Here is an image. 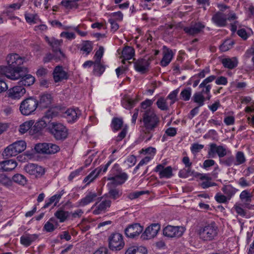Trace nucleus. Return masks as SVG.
<instances>
[{
    "mask_svg": "<svg viewBox=\"0 0 254 254\" xmlns=\"http://www.w3.org/2000/svg\"><path fill=\"white\" fill-rule=\"evenodd\" d=\"M0 72L11 80L20 79L18 84L20 85L29 86L32 85L35 80V77L28 74V71L26 67H18L16 70H11L8 67H2Z\"/></svg>",
    "mask_w": 254,
    "mask_h": 254,
    "instance_id": "obj_1",
    "label": "nucleus"
},
{
    "mask_svg": "<svg viewBox=\"0 0 254 254\" xmlns=\"http://www.w3.org/2000/svg\"><path fill=\"white\" fill-rule=\"evenodd\" d=\"M219 232V228L216 223L214 221H211L200 226L196 233L200 241L208 243L215 240L218 236Z\"/></svg>",
    "mask_w": 254,
    "mask_h": 254,
    "instance_id": "obj_2",
    "label": "nucleus"
},
{
    "mask_svg": "<svg viewBox=\"0 0 254 254\" xmlns=\"http://www.w3.org/2000/svg\"><path fill=\"white\" fill-rule=\"evenodd\" d=\"M146 133L154 130L159 123V118L153 109L149 108L143 112L142 119Z\"/></svg>",
    "mask_w": 254,
    "mask_h": 254,
    "instance_id": "obj_3",
    "label": "nucleus"
},
{
    "mask_svg": "<svg viewBox=\"0 0 254 254\" xmlns=\"http://www.w3.org/2000/svg\"><path fill=\"white\" fill-rule=\"evenodd\" d=\"M38 105L39 101L35 97H30L21 102L19 110L23 115L28 116L34 113Z\"/></svg>",
    "mask_w": 254,
    "mask_h": 254,
    "instance_id": "obj_4",
    "label": "nucleus"
},
{
    "mask_svg": "<svg viewBox=\"0 0 254 254\" xmlns=\"http://www.w3.org/2000/svg\"><path fill=\"white\" fill-rule=\"evenodd\" d=\"M26 147V142L23 140L16 141L8 146L3 152V155L6 158L16 156L23 151Z\"/></svg>",
    "mask_w": 254,
    "mask_h": 254,
    "instance_id": "obj_5",
    "label": "nucleus"
},
{
    "mask_svg": "<svg viewBox=\"0 0 254 254\" xmlns=\"http://www.w3.org/2000/svg\"><path fill=\"white\" fill-rule=\"evenodd\" d=\"M50 132L57 140L66 138L68 135L66 127L61 123L53 122L49 126Z\"/></svg>",
    "mask_w": 254,
    "mask_h": 254,
    "instance_id": "obj_6",
    "label": "nucleus"
},
{
    "mask_svg": "<svg viewBox=\"0 0 254 254\" xmlns=\"http://www.w3.org/2000/svg\"><path fill=\"white\" fill-rule=\"evenodd\" d=\"M109 247L112 251H119L125 246L123 236L118 233L112 234L108 238Z\"/></svg>",
    "mask_w": 254,
    "mask_h": 254,
    "instance_id": "obj_7",
    "label": "nucleus"
},
{
    "mask_svg": "<svg viewBox=\"0 0 254 254\" xmlns=\"http://www.w3.org/2000/svg\"><path fill=\"white\" fill-rule=\"evenodd\" d=\"M34 148L36 152L41 154H55L60 150L58 145L51 143H38Z\"/></svg>",
    "mask_w": 254,
    "mask_h": 254,
    "instance_id": "obj_8",
    "label": "nucleus"
},
{
    "mask_svg": "<svg viewBox=\"0 0 254 254\" xmlns=\"http://www.w3.org/2000/svg\"><path fill=\"white\" fill-rule=\"evenodd\" d=\"M153 60L152 57H145L138 59L134 63L135 70L141 74L147 72L149 70L150 63Z\"/></svg>",
    "mask_w": 254,
    "mask_h": 254,
    "instance_id": "obj_9",
    "label": "nucleus"
},
{
    "mask_svg": "<svg viewBox=\"0 0 254 254\" xmlns=\"http://www.w3.org/2000/svg\"><path fill=\"white\" fill-rule=\"evenodd\" d=\"M6 61L9 66H3V67H8L11 70H16L23 64L24 60L17 54H11L7 56ZM2 67H0V69ZM0 74L2 75L0 72Z\"/></svg>",
    "mask_w": 254,
    "mask_h": 254,
    "instance_id": "obj_10",
    "label": "nucleus"
},
{
    "mask_svg": "<svg viewBox=\"0 0 254 254\" xmlns=\"http://www.w3.org/2000/svg\"><path fill=\"white\" fill-rule=\"evenodd\" d=\"M185 231L182 226H173L168 225L163 229L164 236L170 238L181 237Z\"/></svg>",
    "mask_w": 254,
    "mask_h": 254,
    "instance_id": "obj_11",
    "label": "nucleus"
},
{
    "mask_svg": "<svg viewBox=\"0 0 254 254\" xmlns=\"http://www.w3.org/2000/svg\"><path fill=\"white\" fill-rule=\"evenodd\" d=\"M227 149L224 146L211 143L209 145L208 155L209 158H213L216 153L219 158H222L227 155Z\"/></svg>",
    "mask_w": 254,
    "mask_h": 254,
    "instance_id": "obj_12",
    "label": "nucleus"
},
{
    "mask_svg": "<svg viewBox=\"0 0 254 254\" xmlns=\"http://www.w3.org/2000/svg\"><path fill=\"white\" fill-rule=\"evenodd\" d=\"M111 205L110 200H104L101 201L96 202L92 207L93 213L94 215H99L105 213Z\"/></svg>",
    "mask_w": 254,
    "mask_h": 254,
    "instance_id": "obj_13",
    "label": "nucleus"
},
{
    "mask_svg": "<svg viewBox=\"0 0 254 254\" xmlns=\"http://www.w3.org/2000/svg\"><path fill=\"white\" fill-rule=\"evenodd\" d=\"M160 229L158 224L154 223L147 227L141 236L143 240H148L154 238Z\"/></svg>",
    "mask_w": 254,
    "mask_h": 254,
    "instance_id": "obj_14",
    "label": "nucleus"
},
{
    "mask_svg": "<svg viewBox=\"0 0 254 254\" xmlns=\"http://www.w3.org/2000/svg\"><path fill=\"white\" fill-rule=\"evenodd\" d=\"M143 231V227L139 224L135 223L129 225L125 230L127 237L133 238L138 236Z\"/></svg>",
    "mask_w": 254,
    "mask_h": 254,
    "instance_id": "obj_15",
    "label": "nucleus"
},
{
    "mask_svg": "<svg viewBox=\"0 0 254 254\" xmlns=\"http://www.w3.org/2000/svg\"><path fill=\"white\" fill-rule=\"evenodd\" d=\"M24 170L30 175L35 177L42 176L44 173V170L40 166L35 164L29 163L24 167Z\"/></svg>",
    "mask_w": 254,
    "mask_h": 254,
    "instance_id": "obj_16",
    "label": "nucleus"
},
{
    "mask_svg": "<svg viewBox=\"0 0 254 254\" xmlns=\"http://www.w3.org/2000/svg\"><path fill=\"white\" fill-rule=\"evenodd\" d=\"M25 89L21 86H15L9 89L7 92L8 97L12 99L17 100L21 98L25 93Z\"/></svg>",
    "mask_w": 254,
    "mask_h": 254,
    "instance_id": "obj_17",
    "label": "nucleus"
},
{
    "mask_svg": "<svg viewBox=\"0 0 254 254\" xmlns=\"http://www.w3.org/2000/svg\"><path fill=\"white\" fill-rule=\"evenodd\" d=\"M81 115V111L78 109L70 108L64 114V117L68 123H73L77 121Z\"/></svg>",
    "mask_w": 254,
    "mask_h": 254,
    "instance_id": "obj_18",
    "label": "nucleus"
},
{
    "mask_svg": "<svg viewBox=\"0 0 254 254\" xmlns=\"http://www.w3.org/2000/svg\"><path fill=\"white\" fill-rule=\"evenodd\" d=\"M155 171L158 172L160 178H170L173 175L172 168L171 166L164 167L162 165H157L155 169Z\"/></svg>",
    "mask_w": 254,
    "mask_h": 254,
    "instance_id": "obj_19",
    "label": "nucleus"
},
{
    "mask_svg": "<svg viewBox=\"0 0 254 254\" xmlns=\"http://www.w3.org/2000/svg\"><path fill=\"white\" fill-rule=\"evenodd\" d=\"M53 77L56 82L62 81L63 80L67 79L68 75L62 66H57L53 71Z\"/></svg>",
    "mask_w": 254,
    "mask_h": 254,
    "instance_id": "obj_20",
    "label": "nucleus"
},
{
    "mask_svg": "<svg viewBox=\"0 0 254 254\" xmlns=\"http://www.w3.org/2000/svg\"><path fill=\"white\" fill-rule=\"evenodd\" d=\"M205 27V25L202 23L197 22L189 27H186L184 28V31L190 35H194L200 33Z\"/></svg>",
    "mask_w": 254,
    "mask_h": 254,
    "instance_id": "obj_21",
    "label": "nucleus"
},
{
    "mask_svg": "<svg viewBox=\"0 0 254 254\" xmlns=\"http://www.w3.org/2000/svg\"><path fill=\"white\" fill-rule=\"evenodd\" d=\"M17 166V162L10 159L0 162V170L2 172H9L14 170Z\"/></svg>",
    "mask_w": 254,
    "mask_h": 254,
    "instance_id": "obj_22",
    "label": "nucleus"
},
{
    "mask_svg": "<svg viewBox=\"0 0 254 254\" xmlns=\"http://www.w3.org/2000/svg\"><path fill=\"white\" fill-rule=\"evenodd\" d=\"M97 196L95 192L89 191L85 197L77 202L78 206H84L93 202Z\"/></svg>",
    "mask_w": 254,
    "mask_h": 254,
    "instance_id": "obj_23",
    "label": "nucleus"
},
{
    "mask_svg": "<svg viewBox=\"0 0 254 254\" xmlns=\"http://www.w3.org/2000/svg\"><path fill=\"white\" fill-rule=\"evenodd\" d=\"M216 78V76L211 75L205 78L199 85V88H202V90L200 92L202 94H208L210 92L211 89V86L209 84V83L213 81Z\"/></svg>",
    "mask_w": 254,
    "mask_h": 254,
    "instance_id": "obj_24",
    "label": "nucleus"
},
{
    "mask_svg": "<svg viewBox=\"0 0 254 254\" xmlns=\"http://www.w3.org/2000/svg\"><path fill=\"white\" fill-rule=\"evenodd\" d=\"M127 179V175L126 173H123L115 177H109L107 180L110 181V184L112 185L118 186L122 185Z\"/></svg>",
    "mask_w": 254,
    "mask_h": 254,
    "instance_id": "obj_25",
    "label": "nucleus"
},
{
    "mask_svg": "<svg viewBox=\"0 0 254 254\" xmlns=\"http://www.w3.org/2000/svg\"><path fill=\"white\" fill-rule=\"evenodd\" d=\"M212 20L218 26L223 27L226 24L227 18L223 13L218 12L212 16Z\"/></svg>",
    "mask_w": 254,
    "mask_h": 254,
    "instance_id": "obj_26",
    "label": "nucleus"
},
{
    "mask_svg": "<svg viewBox=\"0 0 254 254\" xmlns=\"http://www.w3.org/2000/svg\"><path fill=\"white\" fill-rule=\"evenodd\" d=\"M38 238L37 234H25L20 238V243L25 247L29 246L32 242L36 240Z\"/></svg>",
    "mask_w": 254,
    "mask_h": 254,
    "instance_id": "obj_27",
    "label": "nucleus"
},
{
    "mask_svg": "<svg viewBox=\"0 0 254 254\" xmlns=\"http://www.w3.org/2000/svg\"><path fill=\"white\" fill-rule=\"evenodd\" d=\"M221 63L224 67L233 69L238 65V61L236 57H233L232 58H224L222 59Z\"/></svg>",
    "mask_w": 254,
    "mask_h": 254,
    "instance_id": "obj_28",
    "label": "nucleus"
},
{
    "mask_svg": "<svg viewBox=\"0 0 254 254\" xmlns=\"http://www.w3.org/2000/svg\"><path fill=\"white\" fill-rule=\"evenodd\" d=\"M52 98L51 95L45 93L40 96L39 104L42 108H46L50 106L52 103Z\"/></svg>",
    "mask_w": 254,
    "mask_h": 254,
    "instance_id": "obj_29",
    "label": "nucleus"
},
{
    "mask_svg": "<svg viewBox=\"0 0 254 254\" xmlns=\"http://www.w3.org/2000/svg\"><path fill=\"white\" fill-rule=\"evenodd\" d=\"M63 194L64 191L62 190L60 193H57L51 197L48 200L46 201L43 208H46L50 206L52 203H54V205L55 206L57 203L59 202Z\"/></svg>",
    "mask_w": 254,
    "mask_h": 254,
    "instance_id": "obj_30",
    "label": "nucleus"
},
{
    "mask_svg": "<svg viewBox=\"0 0 254 254\" xmlns=\"http://www.w3.org/2000/svg\"><path fill=\"white\" fill-rule=\"evenodd\" d=\"M101 171L102 168L95 169L84 178L83 181L86 183V185H89L98 177Z\"/></svg>",
    "mask_w": 254,
    "mask_h": 254,
    "instance_id": "obj_31",
    "label": "nucleus"
},
{
    "mask_svg": "<svg viewBox=\"0 0 254 254\" xmlns=\"http://www.w3.org/2000/svg\"><path fill=\"white\" fill-rule=\"evenodd\" d=\"M173 58V52L171 50H167L164 52L163 57L161 61L162 66H166L171 62Z\"/></svg>",
    "mask_w": 254,
    "mask_h": 254,
    "instance_id": "obj_32",
    "label": "nucleus"
},
{
    "mask_svg": "<svg viewBox=\"0 0 254 254\" xmlns=\"http://www.w3.org/2000/svg\"><path fill=\"white\" fill-rule=\"evenodd\" d=\"M222 190L230 200L237 191V190L230 185H225L222 188Z\"/></svg>",
    "mask_w": 254,
    "mask_h": 254,
    "instance_id": "obj_33",
    "label": "nucleus"
},
{
    "mask_svg": "<svg viewBox=\"0 0 254 254\" xmlns=\"http://www.w3.org/2000/svg\"><path fill=\"white\" fill-rule=\"evenodd\" d=\"M134 55V49L131 47H126L122 51V57L124 60L132 59Z\"/></svg>",
    "mask_w": 254,
    "mask_h": 254,
    "instance_id": "obj_34",
    "label": "nucleus"
},
{
    "mask_svg": "<svg viewBox=\"0 0 254 254\" xmlns=\"http://www.w3.org/2000/svg\"><path fill=\"white\" fill-rule=\"evenodd\" d=\"M193 101L198 105V106L201 107L204 104L205 98L201 92H195L192 97Z\"/></svg>",
    "mask_w": 254,
    "mask_h": 254,
    "instance_id": "obj_35",
    "label": "nucleus"
},
{
    "mask_svg": "<svg viewBox=\"0 0 254 254\" xmlns=\"http://www.w3.org/2000/svg\"><path fill=\"white\" fill-rule=\"evenodd\" d=\"M33 120L27 121L21 124L19 127V131L21 134H24L28 130H30L32 126L34 125Z\"/></svg>",
    "mask_w": 254,
    "mask_h": 254,
    "instance_id": "obj_36",
    "label": "nucleus"
},
{
    "mask_svg": "<svg viewBox=\"0 0 254 254\" xmlns=\"http://www.w3.org/2000/svg\"><path fill=\"white\" fill-rule=\"evenodd\" d=\"M54 215L59 220L60 222L62 223L64 222L68 217L69 212L63 210H58L55 213Z\"/></svg>",
    "mask_w": 254,
    "mask_h": 254,
    "instance_id": "obj_37",
    "label": "nucleus"
},
{
    "mask_svg": "<svg viewBox=\"0 0 254 254\" xmlns=\"http://www.w3.org/2000/svg\"><path fill=\"white\" fill-rule=\"evenodd\" d=\"M123 125V121L119 118H114L112 121L111 127L114 130L117 131L121 128Z\"/></svg>",
    "mask_w": 254,
    "mask_h": 254,
    "instance_id": "obj_38",
    "label": "nucleus"
},
{
    "mask_svg": "<svg viewBox=\"0 0 254 254\" xmlns=\"http://www.w3.org/2000/svg\"><path fill=\"white\" fill-rule=\"evenodd\" d=\"M253 192L250 193L247 190L242 191L240 194V198L242 201L245 202H250L252 201Z\"/></svg>",
    "mask_w": 254,
    "mask_h": 254,
    "instance_id": "obj_39",
    "label": "nucleus"
},
{
    "mask_svg": "<svg viewBox=\"0 0 254 254\" xmlns=\"http://www.w3.org/2000/svg\"><path fill=\"white\" fill-rule=\"evenodd\" d=\"M191 95V89L188 87L183 89L180 93V98L185 101H188L190 99Z\"/></svg>",
    "mask_w": 254,
    "mask_h": 254,
    "instance_id": "obj_40",
    "label": "nucleus"
},
{
    "mask_svg": "<svg viewBox=\"0 0 254 254\" xmlns=\"http://www.w3.org/2000/svg\"><path fill=\"white\" fill-rule=\"evenodd\" d=\"M25 18L26 21L30 24L36 23L39 21L38 16L36 14L26 12L25 13Z\"/></svg>",
    "mask_w": 254,
    "mask_h": 254,
    "instance_id": "obj_41",
    "label": "nucleus"
},
{
    "mask_svg": "<svg viewBox=\"0 0 254 254\" xmlns=\"http://www.w3.org/2000/svg\"><path fill=\"white\" fill-rule=\"evenodd\" d=\"M167 99L163 98H160L158 99L156 105L159 109L162 111H167L169 109Z\"/></svg>",
    "mask_w": 254,
    "mask_h": 254,
    "instance_id": "obj_42",
    "label": "nucleus"
},
{
    "mask_svg": "<svg viewBox=\"0 0 254 254\" xmlns=\"http://www.w3.org/2000/svg\"><path fill=\"white\" fill-rule=\"evenodd\" d=\"M234 44V42L232 40H226L220 46V49L222 52H226L231 49Z\"/></svg>",
    "mask_w": 254,
    "mask_h": 254,
    "instance_id": "obj_43",
    "label": "nucleus"
},
{
    "mask_svg": "<svg viewBox=\"0 0 254 254\" xmlns=\"http://www.w3.org/2000/svg\"><path fill=\"white\" fill-rule=\"evenodd\" d=\"M12 180L15 183L23 186L26 184L27 182L26 178L23 175L19 174L14 175L12 177Z\"/></svg>",
    "mask_w": 254,
    "mask_h": 254,
    "instance_id": "obj_44",
    "label": "nucleus"
},
{
    "mask_svg": "<svg viewBox=\"0 0 254 254\" xmlns=\"http://www.w3.org/2000/svg\"><path fill=\"white\" fill-rule=\"evenodd\" d=\"M104 70L105 67L100 64V62H94L93 72L95 75L100 76Z\"/></svg>",
    "mask_w": 254,
    "mask_h": 254,
    "instance_id": "obj_45",
    "label": "nucleus"
},
{
    "mask_svg": "<svg viewBox=\"0 0 254 254\" xmlns=\"http://www.w3.org/2000/svg\"><path fill=\"white\" fill-rule=\"evenodd\" d=\"M92 49L93 46L92 43L90 41H87L83 43L80 50L85 53L87 55L92 51Z\"/></svg>",
    "mask_w": 254,
    "mask_h": 254,
    "instance_id": "obj_46",
    "label": "nucleus"
},
{
    "mask_svg": "<svg viewBox=\"0 0 254 254\" xmlns=\"http://www.w3.org/2000/svg\"><path fill=\"white\" fill-rule=\"evenodd\" d=\"M108 194L110 197L113 199H116L122 195V192L118 189H110L109 190Z\"/></svg>",
    "mask_w": 254,
    "mask_h": 254,
    "instance_id": "obj_47",
    "label": "nucleus"
},
{
    "mask_svg": "<svg viewBox=\"0 0 254 254\" xmlns=\"http://www.w3.org/2000/svg\"><path fill=\"white\" fill-rule=\"evenodd\" d=\"M236 161L234 165H239L246 162V158L244 153L242 151H238L236 154Z\"/></svg>",
    "mask_w": 254,
    "mask_h": 254,
    "instance_id": "obj_48",
    "label": "nucleus"
},
{
    "mask_svg": "<svg viewBox=\"0 0 254 254\" xmlns=\"http://www.w3.org/2000/svg\"><path fill=\"white\" fill-rule=\"evenodd\" d=\"M0 184L6 187L10 186L12 184L11 179L5 175L0 174Z\"/></svg>",
    "mask_w": 254,
    "mask_h": 254,
    "instance_id": "obj_49",
    "label": "nucleus"
},
{
    "mask_svg": "<svg viewBox=\"0 0 254 254\" xmlns=\"http://www.w3.org/2000/svg\"><path fill=\"white\" fill-rule=\"evenodd\" d=\"M78 0H63L61 2V4L65 8L70 9L74 7H77V5L76 1Z\"/></svg>",
    "mask_w": 254,
    "mask_h": 254,
    "instance_id": "obj_50",
    "label": "nucleus"
},
{
    "mask_svg": "<svg viewBox=\"0 0 254 254\" xmlns=\"http://www.w3.org/2000/svg\"><path fill=\"white\" fill-rule=\"evenodd\" d=\"M63 43L62 40H57L54 38H51L50 45L53 48L54 51L60 49L59 48Z\"/></svg>",
    "mask_w": 254,
    "mask_h": 254,
    "instance_id": "obj_51",
    "label": "nucleus"
},
{
    "mask_svg": "<svg viewBox=\"0 0 254 254\" xmlns=\"http://www.w3.org/2000/svg\"><path fill=\"white\" fill-rule=\"evenodd\" d=\"M179 92V90L176 89L171 92L169 95L167 97V100H170L169 102L170 106L173 105L177 100V96Z\"/></svg>",
    "mask_w": 254,
    "mask_h": 254,
    "instance_id": "obj_52",
    "label": "nucleus"
},
{
    "mask_svg": "<svg viewBox=\"0 0 254 254\" xmlns=\"http://www.w3.org/2000/svg\"><path fill=\"white\" fill-rule=\"evenodd\" d=\"M215 199L218 203H226L228 199V197L226 195H224L220 192L216 193L215 196Z\"/></svg>",
    "mask_w": 254,
    "mask_h": 254,
    "instance_id": "obj_53",
    "label": "nucleus"
},
{
    "mask_svg": "<svg viewBox=\"0 0 254 254\" xmlns=\"http://www.w3.org/2000/svg\"><path fill=\"white\" fill-rule=\"evenodd\" d=\"M235 162V161H234V158L232 156L228 157L224 159H221L220 160V163L227 166H230L233 164L234 165Z\"/></svg>",
    "mask_w": 254,
    "mask_h": 254,
    "instance_id": "obj_54",
    "label": "nucleus"
},
{
    "mask_svg": "<svg viewBox=\"0 0 254 254\" xmlns=\"http://www.w3.org/2000/svg\"><path fill=\"white\" fill-rule=\"evenodd\" d=\"M104 48L103 47H100L99 50L96 52L94 58L95 61L94 62H100L101 59L103 55Z\"/></svg>",
    "mask_w": 254,
    "mask_h": 254,
    "instance_id": "obj_55",
    "label": "nucleus"
},
{
    "mask_svg": "<svg viewBox=\"0 0 254 254\" xmlns=\"http://www.w3.org/2000/svg\"><path fill=\"white\" fill-rule=\"evenodd\" d=\"M204 147V145L202 144H199L198 143H193L190 148L191 151L192 153H196L199 152Z\"/></svg>",
    "mask_w": 254,
    "mask_h": 254,
    "instance_id": "obj_56",
    "label": "nucleus"
},
{
    "mask_svg": "<svg viewBox=\"0 0 254 254\" xmlns=\"http://www.w3.org/2000/svg\"><path fill=\"white\" fill-rule=\"evenodd\" d=\"M55 55L54 56V60L58 62L61 60L62 59L64 58V54L61 51L60 49L54 51Z\"/></svg>",
    "mask_w": 254,
    "mask_h": 254,
    "instance_id": "obj_57",
    "label": "nucleus"
},
{
    "mask_svg": "<svg viewBox=\"0 0 254 254\" xmlns=\"http://www.w3.org/2000/svg\"><path fill=\"white\" fill-rule=\"evenodd\" d=\"M44 229L48 232H51L55 230L56 227L53 223H51L50 221H48L45 223Z\"/></svg>",
    "mask_w": 254,
    "mask_h": 254,
    "instance_id": "obj_58",
    "label": "nucleus"
},
{
    "mask_svg": "<svg viewBox=\"0 0 254 254\" xmlns=\"http://www.w3.org/2000/svg\"><path fill=\"white\" fill-rule=\"evenodd\" d=\"M190 175V168H185L179 172V175L181 178H186Z\"/></svg>",
    "mask_w": 254,
    "mask_h": 254,
    "instance_id": "obj_59",
    "label": "nucleus"
},
{
    "mask_svg": "<svg viewBox=\"0 0 254 254\" xmlns=\"http://www.w3.org/2000/svg\"><path fill=\"white\" fill-rule=\"evenodd\" d=\"M127 133V126H126L125 127H124L122 131L120 132V133L119 134L118 136L116 138V141L119 142L121 141L123 138H124Z\"/></svg>",
    "mask_w": 254,
    "mask_h": 254,
    "instance_id": "obj_60",
    "label": "nucleus"
},
{
    "mask_svg": "<svg viewBox=\"0 0 254 254\" xmlns=\"http://www.w3.org/2000/svg\"><path fill=\"white\" fill-rule=\"evenodd\" d=\"M61 37H65L68 40L73 39L75 38V34L72 32H63L61 33Z\"/></svg>",
    "mask_w": 254,
    "mask_h": 254,
    "instance_id": "obj_61",
    "label": "nucleus"
},
{
    "mask_svg": "<svg viewBox=\"0 0 254 254\" xmlns=\"http://www.w3.org/2000/svg\"><path fill=\"white\" fill-rule=\"evenodd\" d=\"M155 151H156L155 148L152 147H148L145 149H142L140 151V153H142L144 154H151V153H152L153 155H154L155 153Z\"/></svg>",
    "mask_w": 254,
    "mask_h": 254,
    "instance_id": "obj_62",
    "label": "nucleus"
},
{
    "mask_svg": "<svg viewBox=\"0 0 254 254\" xmlns=\"http://www.w3.org/2000/svg\"><path fill=\"white\" fill-rule=\"evenodd\" d=\"M215 83L217 85H225L227 83V78L222 76H220L216 80Z\"/></svg>",
    "mask_w": 254,
    "mask_h": 254,
    "instance_id": "obj_63",
    "label": "nucleus"
},
{
    "mask_svg": "<svg viewBox=\"0 0 254 254\" xmlns=\"http://www.w3.org/2000/svg\"><path fill=\"white\" fill-rule=\"evenodd\" d=\"M47 73L48 70L43 67L39 68L36 72L37 75L38 77L44 76L47 74Z\"/></svg>",
    "mask_w": 254,
    "mask_h": 254,
    "instance_id": "obj_64",
    "label": "nucleus"
}]
</instances>
